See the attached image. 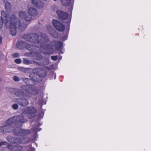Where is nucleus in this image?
I'll list each match as a JSON object with an SVG mask.
<instances>
[{
  "label": "nucleus",
  "instance_id": "aec40b11",
  "mask_svg": "<svg viewBox=\"0 0 151 151\" xmlns=\"http://www.w3.org/2000/svg\"><path fill=\"white\" fill-rule=\"evenodd\" d=\"M23 63L24 64H29V61L27 59H24L23 61Z\"/></svg>",
  "mask_w": 151,
  "mask_h": 151
},
{
  "label": "nucleus",
  "instance_id": "4be33fe9",
  "mask_svg": "<svg viewBox=\"0 0 151 151\" xmlns=\"http://www.w3.org/2000/svg\"><path fill=\"white\" fill-rule=\"evenodd\" d=\"M19 54L18 53H16L13 54L12 56L13 58L18 57L19 56Z\"/></svg>",
  "mask_w": 151,
  "mask_h": 151
},
{
  "label": "nucleus",
  "instance_id": "f257e3e1",
  "mask_svg": "<svg viewBox=\"0 0 151 151\" xmlns=\"http://www.w3.org/2000/svg\"><path fill=\"white\" fill-rule=\"evenodd\" d=\"M24 38L27 41L32 43H36L39 45L40 47H36L35 45L27 44L25 45L26 48L29 50L35 51L39 54L41 52L45 53V51L51 50L53 46L49 45L47 42L48 41L47 37L44 34L39 35L37 34H27L24 35Z\"/></svg>",
  "mask_w": 151,
  "mask_h": 151
},
{
  "label": "nucleus",
  "instance_id": "a211bd4d",
  "mask_svg": "<svg viewBox=\"0 0 151 151\" xmlns=\"http://www.w3.org/2000/svg\"><path fill=\"white\" fill-rule=\"evenodd\" d=\"M22 142V141L21 139L15 137L14 141V144H20Z\"/></svg>",
  "mask_w": 151,
  "mask_h": 151
},
{
  "label": "nucleus",
  "instance_id": "f8f14e48",
  "mask_svg": "<svg viewBox=\"0 0 151 151\" xmlns=\"http://www.w3.org/2000/svg\"><path fill=\"white\" fill-rule=\"evenodd\" d=\"M28 117L31 119L34 117L35 116L34 114L36 112V110L34 107H32L29 109Z\"/></svg>",
  "mask_w": 151,
  "mask_h": 151
},
{
  "label": "nucleus",
  "instance_id": "473e14b6",
  "mask_svg": "<svg viewBox=\"0 0 151 151\" xmlns=\"http://www.w3.org/2000/svg\"><path fill=\"white\" fill-rule=\"evenodd\" d=\"M54 1H56L57 0H53Z\"/></svg>",
  "mask_w": 151,
  "mask_h": 151
},
{
  "label": "nucleus",
  "instance_id": "412c9836",
  "mask_svg": "<svg viewBox=\"0 0 151 151\" xmlns=\"http://www.w3.org/2000/svg\"><path fill=\"white\" fill-rule=\"evenodd\" d=\"M37 91L36 89L34 88L32 89V91L31 93L34 94H35L37 93Z\"/></svg>",
  "mask_w": 151,
  "mask_h": 151
},
{
  "label": "nucleus",
  "instance_id": "7ed1b4c3",
  "mask_svg": "<svg viewBox=\"0 0 151 151\" xmlns=\"http://www.w3.org/2000/svg\"><path fill=\"white\" fill-rule=\"evenodd\" d=\"M6 126H3L4 133H6L13 131L14 134L18 136L24 137L30 133V131L28 129H22L18 127L20 123H7Z\"/></svg>",
  "mask_w": 151,
  "mask_h": 151
},
{
  "label": "nucleus",
  "instance_id": "b1692460",
  "mask_svg": "<svg viewBox=\"0 0 151 151\" xmlns=\"http://www.w3.org/2000/svg\"><path fill=\"white\" fill-rule=\"evenodd\" d=\"M54 43L56 44H58L59 45V47H61L62 46V43L59 42L55 41L54 42Z\"/></svg>",
  "mask_w": 151,
  "mask_h": 151
},
{
  "label": "nucleus",
  "instance_id": "5701e85b",
  "mask_svg": "<svg viewBox=\"0 0 151 151\" xmlns=\"http://www.w3.org/2000/svg\"><path fill=\"white\" fill-rule=\"evenodd\" d=\"M13 80L16 81H19L20 80V79L19 77L16 76H15L13 78Z\"/></svg>",
  "mask_w": 151,
  "mask_h": 151
},
{
  "label": "nucleus",
  "instance_id": "9b49d317",
  "mask_svg": "<svg viewBox=\"0 0 151 151\" xmlns=\"http://www.w3.org/2000/svg\"><path fill=\"white\" fill-rule=\"evenodd\" d=\"M31 1L32 3L35 6L40 8L42 7V6L43 3L40 0H31Z\"/></svg>",
  "mask_w": 151,
  "mask_h": 151
},
{
  "label": "nucleus",
  "instance_id": "c756f323",
  "mask_svg": "<svg viewBox=\"0 0 151 151\" xmlns=\"http://www.w3.org/2000/svg\"><path fill=\"white\" fill-rule=\"evenodd\" d=\"M37 70H42V69L39 68H37Z\"/></svg>",
  "mask_w": 151,
  "mask_h": 151
},
{
  "label": "nucleus",
  "instance_id": "bb28decb",
  "mask_svg": "<svg viewBox=\"0 0 151 151\" xmlns=\"http://www.w3.org/2000/svg\"><path fill=\"white\" fill-rule=\"evenodd\" d=\"M7 144V142L6 141L1 142L0 143V147L3 145H6Z\"/></svg>",
  "mask_w": 151,
  "mask_h": 151
},
{
  "label": "nucleus",
  "instance_id": "7c9ffc66",
  "mask_svg": "<svg viewBox=\"0 0 151 151\" xmlns=\"http://www.w3.org/2000/svg\"><path fill=\"white\" fill-rule=\"evenodd\" d=\"M50 29L51 30H53V31H54V30L51 27H50Z\"/></svg>",
  "mask_w": 151,
  "mask_h": 151
},
{
  "label": "nucleus",
  "instance_id": "393cba45",
  "mask_svg": "<svg viewBox=\"0 0 151 151\" xmlns=\"http://www.w3.org/2000/svg\"><path fill=\"white\" fill-rule=\"evenodd\" d=\"M15 62L17 64H19L21 63V60L19 59H17L15 60Z\"/></svg>",
  "mask_w": 151,
  "mask_h": 151
},
{
  "label": "nucleus",
  "instance_id": "1a4fd4ad",
  "mask_svg": "<svg viewBox=\"0 0 151 151\" xmlns=\"http://www.w3.org/2000/svg\"><path fill=\"white\" fill-rule=\"evenodd\" d=\"M56 12L58 17L62 20L66 19L68 17V14L65 12H63L60 10L56 11Z\"/></svg>",
  "mask_w": 151,
  "mask_h": 151
},
{
  "label": "nucleus",
  "instance_id": "6ab92c4d",
  "mask_svg": "<svg viewBox=\"0 0 151 151\" xmlns=\"http://www.w3.org/2000/svg\"><path fill=\"white\" fill-rule=\"evenodd\" d=\"M12 107L14 110H17L18 109L19 106L17 104H14L12 106Z\"/></svg>",
  "mask_w": 151,
  "mask_h": 151
},
{
  "label": "nucleus",
  "instance_id": "a878e982",
  "mask_svg": "<svg viewBox=\"0 0 151 151\" xmlns=\"http://www.w3.org/2000/svg\"><path fill=\"white\" fill-rule=\"evenodd\" d=\"M51 58L53 60H56L58 58V56H51Z\"/></svg>",
  "mask_w": 151,
  "mask_h": 151
},
{
  "label": "nucleus",
  "instance_id": "c85d7f7f",
  "mask_svg": "<svg viewBox=\"0 0 151 151\" xmlns=\"http://www.w3.org/2000/svg\"><path fill=\"white\" fill-rule=\"evenodd\" d=\"M2 37L0 36V45H1L2 43Z\"/></svg>",
  "mask_w": 151,
  "mask_h": 151
},
{
  "label": "nucleus",
  "instance_id": "2eb2a0df",
  "mask_svg": "<svg viewBox=\"0 0 151 151\" xmlns=\"http://www.w3.org/2000/svg\"><path fill=\"white\" fill-rule=\"evenodd\" d=\"M15 94L17 96H20L23 94V92L21 90L16 89L15 90Z\"/></svg>",
  "mask_w": 151,
  "mask_h": 151
},
{
  "label": "nucleus",
  "instance_id": "f3484780",
  "mask_svg": "<svg viewBox=\"0 0 151 151\" xmlns=\"http://www.w3.org/2000/svg\"><path fill=\"white\" fill-rule=\"evenodd\" d=\"M5 7L7 12H10L11 10V6L9 2H6V3Z\"/></svg>",
  "mask_w": 151,
  "mask_h": 151
},
{
  "label": "nucleus",
  "instance_id": "9d476101",
  "mask_svg": "<svg viewBox=\"0 0 151 151\" xmlns=\"http://www.w3.org/2000/svg\"><path fill=\"white\" fill-rule=\"evenodd\" d=\"M28 12L30 16L35 17L38 14L37 10L33 7H30L28 9Z\"/></svg>",
  "mask_w": 151,
  "mask_h": 151
},
{
  "label": "nucleus",
  "instance_id": "cd10ccee",
  "mask_svg": "<svg viewBox=\"0 0 151 151\" xmlns=\"http://www.w3.org/2000/svg\"><path fill=\"white\" fill-rule=\"evenodd\" d=\"M3 126L0 127V133H4V129H3Z\"/></svg>",
  "mask_w": 151,
  "mask_h": 151
},
{
  "label": "nucleus",
  "instance_id": "39448f33",
  "mask_svg": "<svg viewBox=\"0 0 151 151\" xmlns=\"http://www.w3.org/2000/svg\"><path fill=\"white\" fill-rule=\"evenodd\" d=\"M24 117L22 116H15L8 119L6 123H23L22 121Z\"/></svg>",
  "mask_w": 151,
  "mask_h": 151
},
{
  "label": "nucleus",
  "instance_id": "f03ea898",
  "mask_svg": "<svg viewBox=\"0 0 151 151\" xmlns=\"http://www.w3.org/2000/svg\"><path fill=\"white\" fill-rule=\"evenodd\" d=\"M1 17H0V29L2 27L4 21L6 27L10 29L12 35H15L17 32L16 28H19L21 26L19 19L14 14H12L11 17L4 11H1Z\"/></svg>",
  "mask_w": 151,
  "mask_h": 151
},
{
  "label": "nucleus",
  "instance_id": "2f4dec72",
  "mask_svg": "<svg viewBox=\"0 0 151 151\" xmlns=\"http://www.w3.org/2000/svg\"><path fill=\"white\" fill-rule=\"evenodd\" d=\"M18 43H17V47L18 48H19V47L18 46Z\"/></svg>",
  "mask_w": 151,
  "mask_h": 151
},
{
  "label": "nucleus",
  "instance_id": "6e6552de",
  "mask_svg": "<svg viewBox=\"0 0 151 151\" xmlns=\"http://www.w3.org/2000/svg\"><path fill=\"white\" fill-rule=\"evenodd\" d=\"M8 147L9 150L13 151H22L23 150V147L21 146H13L10 144L8 145Z\"/></svg>",
  "mask_w": 151,
  "mask_h": 151
},
{
  "label": "nucleus",
  "instance_id": "423d86ee",
  "mask_svg": "<svg viewBox=\"0 0 151 151\" xmlns=\"http://www.w3.org/2000/svg\"><path fill=\"white\" fill-rule=\"evenodd\" d=\"M52 23L54 27L57 30L60 31H62L64 30L65 26L61 22L54 19L52 20Z\"/></svg>",
  "mask_w": 151,
  "mask_h": 151
},
{
  "label": "nucleus",
  "instance_id": "dca6fc26",
  "mask_svg": "<svg viewBox=\"0 0 151 151\" xmlns=\"http://www.w3.org/2000/svg\"><path fill=\"white\" fill-rule=\"evenodd\" d=\"M6 140L9 142L13 144L14 141L15 137L8 136L6 137Z\"/></svg>",
  "mask_w": 151,
  "mask_h": 151
},
{
  "label": "nucleus",
  "instance_id": "4468645a",
  "mask_svg": "<svg viewBox=\"0 0 151 151\" xmlns=\"http://www.w3.org/2000/svg\"><path fill=\"white\" fill-rule=\"evenodd\" d=\"M60 1L63 6H67L70 3L71 0H60Z\"/></svg>",
  "mask_w": 151,
  "mask_h": 151
},
{
  "label": "nucleus",
  "instance_id": "ddd939ff",
  "mask_svg": "<svg viewBox=\"0 0 151 151\" xmlns=\"http://www.w3.org/2000/svg\"><path fill=\"white\" fill-rule=\"evenodd\" d=\"M38 125H35L33 126V127L31 130L33 132H35L36 134L37 132L40 131L41 130V128H39V127L41 125V123H38Z\"/></svg>",
  "mask_w": 151,
  "mask_h": 151
},
{
  "label": "nucleus",
  "instance_id": "72a5a7b5",
  "mask_svg": "<svg viewBox=\"0 0 151 151\" xmlns=\"http://www.w3.org/2000/svg\"><path fill=\"white\" fill-rule=\"evenodd\" d=\"M55 46L57 47V45H55Z\"/></svg>",
  "mask_w": 151,
  "mask_h": 151
},
{
  "label": "nucleus",
  "instance_id": "0eeeda50",
  "mask_svg": "<svg viewBox=\"0 0 151 151\" xmlns=\"http://www.w3.org/2000/svg\"><path fill=\"white\" fill-rule=\"evenodd\" d=\"M13 102L17 103L19 105L22 106H26L29 104L27 100L21 98H15L13 99Z\"/></svg>",
  "mask_w": 151,
  "mask_h": 151
},
{
  "label": "nucleus",
  "instance_id": "20e7f679",
  "mask_svg": "<svg viewBox=\"0 0 151 151\" xmlns=\"http://www.w3.org/2000/svg\"><path fill=\"white\" fill-rule=\"evenodd\" d=\"M19 17L22 20L27 22L30 21L32 19L31 17L27 14L26 12L24 10H20L18 13Z\"/></svg>",
  "mask_w": 151,
  "mask_h": 151
}]
</instances>
